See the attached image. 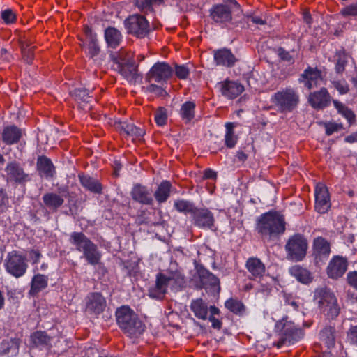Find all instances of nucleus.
I'll return each mask as SVG.
<instances>
[{"label":"nucleus","mask_w":357,"mask_h":357,"mask_svg":"<svg viewBox=\"0 0 357 357\" xmlns=\"http://www.w3.org/2000/svg\"><path fill=\"white\" fill-rule=\"evenodd\" d=\"M29 257L31 261L32 265H36L39 262L42 257V254L39 250L32 249L29 251Z\"/></svg>","instance_id":"nucleus-61"},{"label":"nucleus","mask_w":357,"mask_h":357,"mask_svg":"<svg viewBox=\"0 0 357 357\" xmlns=\"http://www.w3.org/2000/svg\"><path fill=\"white\" fill-rule=\"evenodd\" d=\"M284 217L277 211H269L257 220L256 231L263 239H271L285 231Z\"/></svg>","instance_id":"nucleus-1"},{"label":"nucleus","mask_w":357,"mask_h":357,"mask_svg":"<svg viewBox=\"0 0 357 357\" xmlns=\"http://www.w3.org/2000/svg\"><path fill=\"white\" fill-rule=\"evenodd\" d=\"M36 168L39 176L47 179L53 178L56 173L55 167L52 160L45 155L37 158Z\"/></svg>","instance_id":"nucleus-27"},{"label":"nucleus","mask_w":357,"mask_h":357,"mask_svg":"<svg viewBox=\"0 0 357 357\" xmlns=\"http://www.w3.org/2000/svg\"><path fill=\"white\" fill-rule=\"evenodd\" d=\"M9 206V197L5 189L0 188V213H4Z\"/></svg>","instance_id":"nucleus-57"},{"label":"nucleus","mask_w":357,"mask_h":357,"mask_svg":"<svg viewBox=\"0 0 357 357\" xmlns=\"http://www.w3.org/2000/svg\"><path fill=\"white\" fill-rule=\"evenodd\" d=\"M69 242L75 246L76 250L83 253V257L89 264L95 266L100 263L102 255L98 246L83 232H72Z\"/></svg>","instance_id":"nucleus-3"},{"label":"nucleus","mask_w":357,"mask_h":357,"mask_svg":"<svg viewBox=\"0 0 357 357\" xmlns=\"http://www.w3.org/2000/svg\"><path fill=\"white\" fill-rule=\"evenodd\" d=\"M194 225L201 229H213L215 224L213 214L208 208H198L192 215Z\"/></svg>","instance_id":"nucleus-16"},{"label":"nucleus","mask_w":357,"mask_h":357,"mask_svg":"<svg viewBox=\"0 0 357 357\" xmlns=\"http://www.w3.org/2000/svg\"><path fill=\"white\" fill-rule=\"evenodd\" d=\"M153 215L155 216V218L153 219L151 218H146V221L145 222L148 225H158L160 224V221H161V218H162V215H161V212L160 211H158V212H156L155 210L153 211Z\"/></svg>","instance_id":"nucleus-63"},{"label":"nucleus","mask_w":357,"mask_h":357,"mask_svg":"<svg viewBox=\"0 0 357 357\" xmlns=\"http://www.w3.org/2000/svg\"><path fill=\"white\" fill-rule=\"evenodd\" d=\"M135 6L144 14L153 12L154 8L165 4L164 0H135Z\"/></svg>","instance_id":"nucleus-39"},{"label":"nucleus","mask_w":357,"mask_h":357,"mask_svg":"<svg viewBox=\"0 0 357 357\" xmlns=\"http://www.w3.org/2000/svg\"><path fill=\"white\" fill-rule=\"evenodd\" d=\"M249 278L252 280L260 279L266 272V267L264 263L257 257H250L245 264Z\"/></svg>","instance_id":"nucleus-25"},{"label":"nucleus","mask_w":357,"mask_h":357,"mask_svg":"<svg viewBox=\"0 0 357 357\" xmlns=\"http://www.w3.org/2000/svg\"><path fill=\"white\" fill-rule=\"evenodd\" d=\"M171 188L172 184L169 181H162L154 192L155 200L159 204L165 202L170 197Z\"/></svg>","instance_id":"nucleus-37"},{"label":"nucleus","mask_w":357,"mask_h":357,"mask_svg":"<svg viewBox=\"0 0 357 357\" xmlns=\"http://www.w3.org/2000/svg\"><path fill=\"white\" fill-rule=\"evenodd\" d=\"M289 273L301 283L307 284L312 280V278L309 271L298 265H295L289 268Z\"/></svg>","instance_id":"nucleus-40"},{"label":"nucleus","mask_w":357,"mask_h":357,"mask_svg":"<svg viewBox=\"0 0 357 357\" xmlns=\"http://www.w3.org/2000/svg\"><path fill=\"white\" fill-rule=\"evenodd\" d=\"M323 79L322 72L317 67L308 66L300 75L298 82L303 84L308 90L319 85V82Z\"/></svg>","instance_id":"nucleus-14"},{"label":"nucleus","mask_w":357,"mask_h":357,"mask_svg":"<svg viewBox=\"0 0 357 357\" xmlns=\"http://www.w3.org/2000/svg\"><path fill=\"white\" fill-rule=\"evenodd\" d=\"M78 177L82 185L87 190L95 194L102 193V186L98 179L84 174H79Z\"/></svg>","instance_id":"nucleus-32"},{"label":"nucleus","mask_w":357,"mask_h":357,"mask_svg":"<svg viewBox=\"0 0 357 357\" xmlns=\"http://www.w3.org/2000/svg\"><path fill=\"white\" fill-rule=\"evenodd\" d=\"M333 87L339 92L340 94L344 95L349 91V84L345 80H331Z\"/></svg>","instance_id":"nucleus-54"},{"label":"nucleus","mask_w":357,"mask_h":357,"mask_svg":"<svg viewBox=\"0 0 357 357\" xmlns=\"http://www.w3.org/2000/svg\"><path fill=\"white\" fill-rule=\"evenodd\" d=\"M23 135L22 130L15 125L7 126L3 128L1 139L6 145H12L20 142Z\"/></svg>","instance_id":"nucleus-26"},{"label":"nucleus","mask_w":357,"mask_h":357,"mask_svg":"<svg viewBox=\"0 0 357 357\" xmlns=\"http://www.w3.org/2000/svg\"><path fill=\"white\" fill-rule=\"evenodd\" d=\"M113 64L112 66L114 70V66L119 64L122 67L126 64L132 61L130 55L128 54L125 51H120L112 55Z\"/></svg>","instance_id":"nucleus-50"},{"label":"nucleus","mask_w":357,"mask_h":357,"mask_svg":"<svg viewBox=\"0 0 357 357\" xmlns=\"http://www.w3.org/2000/svg\"><path fill=\"white\" fill-rule=\"evenodd\" d=\"M130 195L134 201L141 204L153 205V204L152 190L141 184L133 186Z\"/></svg>","instance_id":"nucleus-21"},{"label":"nucleus","mask_w":357,"mask_h":357,"mask_svg":"<svg viewBox=\"0 0 357 357\" xmlns=\"http://www.w3.org/2000/svg\"><path fill=\"white\" fill-rule=\"evenodd\" d=\"M73 96L76 100L89 102L92 97L89 95V90L85 89H76L73 91Z\"/></svg>","instance_id":"nucleus-51"},{"label":"nucleus","mask_w":357,"mask_h":357,"mask_svg":"<svg viewBox=\"0 0 357 357\" xmlns=\"http://www.w3.org/2000/svg\"><path fill=\"white\" fill-rule=\"evenodd\" d=\"M220 310L218 307L214 305L210 306V317L209 321L211 322L212 327L215 329H220L222 327V322L217 318L215 317V315L219 314Z\"/></svg>","instance_id":"nucleus-52"},{"label":"nucleus","mask_w":357,"mask_h":357,"mask_svg":"<svg viewBox=\"0 0 357 357\" xmlns=\"http://www.w3.org/2000/svg\"><path fill=\"white\" fill-rule=\"evenodd\" d=\"M28 267L26 255L17 250L8 252L4 260V268L6 272L15 278L24 276Z\"/></svg>","instance_id":"nucleus-7"},{"label":"nucleus","mask_w":357,"mask_h":357,"mask_svg":"<svg viewBox=\"0 0 357 357\" xmlns=\"http://www.w3.org/2000/svg\"><path fill=\"white\" fill-rule=\"evenodd\" d=\"M312 250L316 262L323 261L330 255L331 244L326 238L317 237L313 241Z\"/></svg>","instance_id":"nucleus-20"},{"label":"nucleus","mask_w":357,"mask_h":357,"mask_svg":"<svg viewBox=\"0 0 357 357\" xmlns=\"http://www.w3.org/2000/svg\"><path fill=\"white\" fill-rule=\"evenodd\" d=\"M1 18L6 24H10L15 21L16 15L11 9H6L1 12Z\"/></svg>","instance_id":"nucleus-60"},{"label":"nucleus","mask_w":357,"mask_h":357,"mask_svg":"<svg viewBox=\"0 0 357 357\" xmlns=\"http://www.w3.org/2000/svg\"><path fill=\"white\" fill-rule=\"evenodd\" d=\"M168 287L173 291H181L186 285V280L180 272H172L169 275H166Z\"/></svg>","instance_id":"nucleus-33"},{"label":"nucleus","mask_w":357,"mask_h":357,"mask_svg":"<svg viewBox=\"0 0 357 357\" xmlns=\"http://www.w3.org/2000/svg\"><path fill=\"white\" fill-rule=\"evenodd\" d=\"M278 55L280 58L287 62H293V57L289 52L286 51L283 47H279L277 50Z\"/></svg>","instance_id":"nucleus-62"},{"label":"nucleus","mask_w":357,"mask_h":357,"mask_svg":"<svg viewBox=\"0 0 357 357\" xmlns=\"http://www.w3.org/2000/svg\"><path fill=\"white\" fill-rule=\"evenodd\" d=\"M45 206L51 210L56 211L64 203V199L59 195L54 192L46 193L43 197Z\"/></svg>","instance_id":"nucleus-36"},{"label":"nucleus","mask_w":357,"mask_h":357,"mask_svg":"<svg viewBox=\"0 0 357 357\" xmlns=\"http://www.w3.org/2000/svg\"><path fill=\"white\" fill-rule=\"evenodd\" d=\"M116 323L121 330L131 337H137L145 330V325L128 306L119 307L115 313Z\"/></svg>","instance_id":"nucleus-2"},{"label":"nucleus","mask_w":357,"mask_h":357,"mask_svg":"<svg viewBox=\"0 0 357 357\" xmlns=\"http://www.w3.org/2000/svg\"><path fill=\"white\" fill-rule=\"evenodd\" d=\"M5 171L8 181L22 183L30 180L29 175L24 172V169L16 161L8 163Z\"/></svg>","instance_id":"nucleus-19"},{"label":"nucleus","mask_w":357,"mask_h":357,"mask_svg":"<svg viewBox=\"0 0 357 357\" xmlns=\"http://www.w3.org/2000/svg\"><path fill=\"white\" fill-rule=\"evenodd\" d=\"M319 309L330 319H335L340 313V307L334 294L327 287L317 288L314 294Z\"/></svg>","instance_id":"nucleus-6"},{"label":"nucleus","mask_w":357,"mask_h":357,"mask_svg":"<svg viewBox=\"0 0 357 357\" xmlns=\"http://www.w3.org/2000/svg\"><path fill=\"white\" fill-rule=\"evenodd\" d=\"M323 125L326 130V135L330 136L334 132H337L343 128L342 123L335 122H324Z\"/></svg>","instance_id":"nucleus-55"},{"label":"nucleus","mask_w":357,"mask_h":357,"mask_svg":"<svg viewBox=\"0 0 357 357\" xmlns=\"http://www.w3.org/2000/svg\"><path fill=\"white\" fill-rule=\"evenodd\" d=\"M211 20L221 26H225L232 20V10L228 4H214L209 10Z\"/></svg>","instance_id":"nucleus-11"},{"label":"nucleus","mask_w":357,"mask_h":357,"mask_svg":"<svg viewBox=\"0 0 357 357\" xmlns=\"http://www.w3.org/2000/svg\"><path fill=\"white\" fill-rule=\"evenodd\" d=\"M175 74L181 79H185L190 74L189 68L185 65H176Z\"/></svg>","instance_id":"nucleus-58"},{"label":"nucleus","mask_w":357,"mask_h":357,"mask_svg":"<svg viewBox=\"0 0 357 357\" xmlns=\"http://www.w3.org/2000/svg\"><path fill=\"white\" fill-rule=\"evenodd\" d=\"M106 307V299L100 293H90L86 298V311L91 314L98 316L104 312Z\"/></svg>","instance_id":"nucleus-13"},{"label":"nucleus","mask_w":357,"mask_h":357,"mask_svg":"<svg viewBox=\"0 0 357 357\" xmlns=\"http://www.w3.org/2000/svg\"><path fill=\"white\" fill-rule=\"evenodd\" d=\"M331 100V96L328 90L322 87L319 91L310 93L308 97V102L316 109H323L327 107Z\"/></svg>","instance_id":"nucleus-15"},{"label":"nucleus","mask_w":357,"mask_h":357,"mask_svg":"<svg viewBox=\"0 0 357 357\" xmlns=\"http://www.w3.org/2000/svg\"><path fill=\"white\" fill-rule=\"evenodd\" d=\"M348 266L347 259L340 256H335L330 261L327 268V274L330 278L338 279L346 272Z\"/></svg>","instance_id":"nucleus-18"},{"label":"nucleus","mask_w":357,"mask_h":357,"mask_svg":"<svg viewBox=\"0 0 357 357\" xmlns=\"http://www.w3.org/2000/svg\"><path fill=\"white\" fill-rule=\"evenodd\" d=\"M31 43L27 40L21 41V50L23 59L29 64L32 63L34 58V46L31 45Z\"/></svg>","instance_id":"nucleus-48"},{"label":"nucleus","mask_w":357,"mask_h":357,"mask_svg":"<svg viewBox=\"0 0 357 357\" xmlns=\"http://www.w3.org/2000/svg\"><path fill=\"white\" fill-rule=\"evenodd\" d=\"M199 279V288H204L207 292L213 294L219 293L220 290L219 279L203 267L197 269Z\"/></svg>","instance_id":"nucleus-12"},{"label":"nucleus","mask_w":357,"mask_h":357,"mask_svg":"<svg viewBox=\"0 0 357 357\" xmlns=\"http://www.w3.org/2000/svg\"><path fill=\"white\" fill-rule=\"evenodd\" d=\"M225 306L230 312L238 315H242L245 310V307L243 303L236 298H231L226 301Z\"/></svg>","instance_id":"nucleus-47"},{"label":"nucleus","mask_w":357,"mask_h":357,"mask_svg":"<svg viewBox=\"0 0 357 357\" xmlns=\"http://www.w3.org/2000/svg\"><path fill=\"white\" fill-rule=\"evenodd\" d=\"M166 274L159 273L156 275L155 284L149 289L150 297L156 299H162L167 293L168 284Z\"/></svg>","instance_id":"nucleus-24"},{"label":"nucleus","mask_w":357,"mask_h":357,"mask_svg":"<svg viewBox=\"0 0 357 357\" xmlns=\"http://www.w3.org/2000/svg\"><path fill=\"white\" fill-rule=\"evenodd\" d=\"M20 344V340L17 338L3 340L0 347V354L8 357L16 356L19 353Z\"/></svg>","instance_id":"nucleus-31"},{"label":"nucleus","mask_w":357,"mask_h":357,"mask_svg":"<svg viewBox=\"0 0 357 357\" xmlns=\"http://www.w3.org/2000/svg\"><path fill=\"white\" fill-rule=\"evenodd\" d=\"M307 247V239L304 236L297 234L289 237L285 245V250L288 258L300 261L305 257Z\"/></svg>","instance_id":"nucleus-9"},{"label":"nucleus","mask_w":357,"mask_h":357,"mask_svg":"<svg viewBox=\"0 0 357 357\" xmlns=\"http://www.w3.org/2000/svg\"><path fill=\"white\" fill-rule=\"evenodd\" d=\"M333 103L337 112L347 120L349 126L356 123V114L350 108L337 100H333Z\"/></svg>","instance_id":"nucleus-38"},{"label":"nucleus","mask_w":357,"mask_h":357,"mask_svg":"<svg viewBox=\"0 0 357 357\" xmlns=\"http://www.w3.org/2000/svg\"><path fill=\"white\" fill-rule=\"evenodd\" d=\"M174 206L178 212L185 214L190 213L192 216L197 209L192 202L184 199L176 200Z\"/></svg>","instance_id":"nucleus-44"},{"label":"nucleus","mask_w":357,"mask_h":357,"mask_svg":"<svg viewBox=\"0 0 357 357\" xmlns=\"http://www.w3.org/2000/svg\"><path fill=\"white\" fill-rule=\"evenodd\" d=\"M154 119L155 123L158 126H164L167 121V110L164 107H159L154 114Z\"/></svg>","instance_id":"nucleus-53"},{"label":"nucleus","mask_w":357,"mask_h":357,"mask_svg":"<svg viewBox=\"0 0 357 357\" xmlns=\"http://www.w3.org/2000/svg\"><path fill=\"white\" fill-rule=\"evenodd\" d=\"M319 339L323 342L328 349L335 344V329L333 326H326L319 332Z\"/></svg>","instance_id":"nucleus-42"},{"label":"nucleus","mask_w":357,"mask_h":357,"mask_svg":"<svg viewBox=\"0 0 357 357\" xmlns=\"http://www.w3.org/2000/svg\"><path fill=\"white\" fill-rule=\"evenodd\" d=\"M236 123L228 122L225 124L226 134L225 136V145L228 148H233L235 146L238 137L234 134V128L236 127Z\"/></svg>","instance_id":"nucleus-45"},{"label":"nucleus","mask_w":357,"mask_h":357,"mask_svg":"<svg viewBox=\"0 0 357 357\" xmlns=\"http://www.w3.org/2000/svg\"><path fill=\"white\" fill-rule=\"evenodd\" d=\"M214 61L218 66L233 67L238 59L229 49L221 48L213 51Z\"/></svg>","instance_id":"nucleus-23"},{"label":"nucleus","mask_w":357,"mask_h":357,"mask_svg":"<svg viewBox=\"0 0 357 357\" xmlns=\"http://www.w3.org/2000/svg\"><path fill=\"white\" fill-rule=\"evenodd\" d=\"M190 308L197 319L202 320L207 319L208 311L210 312V307H208V303L202 298L192 300Z\"/></svg>","instance_id":"nucleus-29"},{"label":"nucleus","mask_w":357,"mask_h":357,"mask_svg":"<svg viewBox=\"0 0 357 357\" xmlns=\"http://www.w3.org/2000/svg\"><path fill=\"white\" fill-rule=\"evenodd\" d=\"M348 284L357 290V271H350L347 273Z\"/></svg>","instance_id":"nucleus-64"},{"label":"nucleus","mask_w":357,"mask_h":357,"mask_svg":"<svg viewBox=\"0 0 357 357\" xmlns=\"http://www.w3.org/2000/svg\"><path fill=\"white\" fill-rule=\"evenodd\" d=\"M315 210L321 213H326L331 207L329 193L327 188L319 184L315 189Z\"/></svg>","instance_id":"nucleus-17"},{"label":"nucleus","mask_w":357,"mask_h":357,"mask_svg":"<svg viewBox=\"0 0 357 357\" xmlns=\"http://www.w3.org/2000/svg\"><path fill=\"white\" fill-rule=\"evenodd\" d=\"M121 132L128 137H131L133 139H140L145 134L143 128L137 127L132 123H123L121 124Z\"/></svg>","instance_id":"nucleus-41"},{"label":"nucleus","mask_w":357,"mask_h":357,"mask_svg":"<svg viewBox=\"0 0 357 357\" xmlns=\"http://www.w3.org/2000/svg\"><path fill=\"white\" fill-rule=\"evenodd\" d=\"M222 94L229 99L238 97L244 90V87L239 83L232 81H225L220 83Z\"/></svg>","instance_id":"nucleus-28"},{"label":"nucleus","mask_w":357,"mask_h":357,"mask_svg":"<svg viewBox=\"0 0 357 357\" xmlns=\"http://www.w3.org/2000/svg\"><path fill=\"white\" fill-rule=\"evenodd\" d=\"M271 102L278 112L289 113L298 107L300 96L295 89L289 86L275 93L271 98Z\"/></svg>","instance_id":"nucleus-4"},{"label":"nucleus","mask_w":357,"mask_h":357,"mask_svg":"<svg viewBox=\"0 0 357 357\" xmlns=\"http://www.w3.org/2000/svg\"><path fill=\"white\" fill-rule=\"evenodd\" d=\"M347 341L353 345L357 346V326H351L347 332Z\"/></svg>","instance_id":"nucleus-59"},{"label":"nucleus","mask_w":357,"mask_h":357,"mask_svg":"<svg viewBox=\"0 0 357 357\" xmlns=\"http://www.w3.org/2000/svg\"><path fill=\"white\" fill-rule=\"evenodd\" d=\"M31 341L36 347H46L50 344L52 338L44 331H36L31 335Z\"/></svg>","instance_id":"nucleus-43"},{"label":"nucleus","mask_w":357,"mask_h":357,"mask_svg":"<svg viewBox=\"0 0 357 357\" xmlns=\"http://www.w3.org/2000/svg\"><path fill=\"white\" fill-rule=\"evenodd\" d=\"M195 104L191 101L183 103L180 109V114L185 123H189L195 117Z\"/></svg>","instance_id":"nucleus-46"},{"label":"nucleus","mask_w":357,"mask_h":357,"mask_svg":"<svg viewBox=\"0 0 357 357\" xmlns=\"http://www.w3.org/2000/svg\"><path fill=\"white\" fill-rule=\"evenodd\" d=\"M337 59L335 63V70L337 74H342L348 63V54L344 50H340L337 53Z\"/></svg>","instance_id":"nucleus-49"},{"label":"nucleus","mask_w":357,"mask_h":357,"mask_svg":"<svg viewBox=\"0 0 357 357\" xmlns=\"http://www.w3.org/2000/svg\"><path fill=\"white\" fill-rule=\"evenodd\" d=\"M84 32L87 42L89 54L91 58H93L97 56L100 50L98 43L96 34L93 33L91 28L88 26H84Z\"/></svg>","instance_id":"nucleus-30"},{"label":"nucleus","mask_w":357,"mask_h":357,"mask_svg":"<svg viewBox=\"0 0 357 357\" xmlns=\"http://www.w3.org/2000/svg\"><path fill=\"white\" fill-rule=\"evenodd\" d=\"M173 70L170 66L165 62L155 63L146 74V79L149 83L153 82L158 83L166 82L172 76Z\"/></svg>","instance_id":"nucleus-10"},{"label":"nucleus","mask_w":357,"mask_h":357,"mask_svg":"<svg viewBox=\"0 0 357 357\" xmlns=\"http://www.w3.org/2000/svg\"><path fill=\"white\" fill-rule=\"evenodd\" d=\"M125 27L129 34L138 38L146 37L151 32L149 22L141 14L129 15L124 21Z\"/></svg>","instance_id":"nucleus-8"},{"label":"nucleus","mask_w":357,"mask_h":357,"mask_svg":"<svg viewBox=\"0 0 357 357\" xmlns=\"http://www.w3.org/2000/svg\"><path fill=\"white\" fill-rule=\"evenodd\" d=\"M340 14L344 17L357 16V1L344 7L341 10Z\"/></svg>","instance_id":"nucleus-56"},{"label":"nucleus","mask_w":357,"mask_h":357,"mask_svg":"<svg viewBox=\"0 0 357 357\" xmlns=\"http://www.w3.org/2000/svg\"><path fill=\"white\" fill-rule=\"evenodd\" d=\"M48 277L42 274L35 275L31 282V288L29 290V294L31 296H36L42 290L47 287Z\"/></svg>","instance_id":"nucleus-34"},{"label":"nucleus","mask_w":357,"mask_h":357,"mask_svg":"<svg viewBox=\"0 0 357 357\" xmlns=\"http://www.w3.org/2000/svg\"><path fill=\"white\" fill-rule=\"evenodd\" d=\"M275 330L280 333L278 347L286 344H294L301 340L305 335L304 331L291 321H289L287 317L276 322Z\"/></svg>","instance_id":"nucleus-5"},{"label":"nucleus","mask_w":357,"mask_h":357,"mask_svg":"<svg viewBox=\"0 0 357 357\" xmlns=\"http://www.w3.org/2000/svg\"><path fill=\"white\" fill-rule=\"evenodd\" d=\"M105 38L109 47L116 48L122 41V34L117 29L109 26L105 30Z\"/></svg>","instance_id":"nucleus-35"},{"label":"nucleus","mask_w":357,"mask_h":357,"mask_svg":"<svg viewBox=\"0 0 357 357\" xmlns=\"http://www.w3.org/2000/svg\"><path fill=\"white\" fill-rule=\"evenodd\" d=\"M114 70L118 72L130 83H136L141 79L140 74L138 73L137 66L132 60L123 67L119 64L114 66Z\"/></svg>","instance_id":"nucleus-22"}]
</instances>
